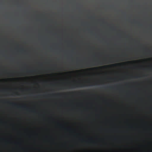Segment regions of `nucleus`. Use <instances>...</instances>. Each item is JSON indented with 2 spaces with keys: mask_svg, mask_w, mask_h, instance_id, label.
<instances>
[{
  "mask_svg": "<svg viewBox=\"0 0 152 152\" xmlns=\"http://www.w3.org/2000/svg\"><path fill=\"white\" fill-rule=\"evenodd\" d=\"M124 61V60H123V59H121V60H120V61Z\"/></svg>",
  "mask_w": 152,
  "mask_h": 152,
  "instance_id": "nucleus-10",
  "label": "nucleus"
},
{
  "mask_svg": "<svg viewBox=\"0 0 152 152\" xmlns=\"http://www.w3.org/2000/svg\"><path fill=\"white\" fill-rule=\"evenodd\" d=\"M85 64L86 65V66H83L82 64H79V66H81V68H82L85 67L95 66L103 64L101 63L99 60H94L93 61L91 62H86Z\"/></svg>",
  "mask_w": 152,
  "mask_h": 152,
  "instance_id": "nucleus-1",
  "label": "nucleus"
},
{
  "mask_svg": "<svg viewBox=\"0 0 152 152\" xmlns=\"http://www.w3.org/2000/svg\"><path fill=\"white\" fill-rule=\"evenodd\" d=\"M126 60H128V59H126Z\"/></svg>",
  "mask_w": 152,
  "mask_h": 152,
  "instance_id": "nucleus-19",
  "label": "nucleus"
},
{
  "mask_svg": "<svg viewBox=\"0 0 152 152\" xmlns=\"http://www.w3.org/2000/svg\"><path fill=\"white\" fill-rule=\"evenodd\" d=\"M108 63H106V64H108Z\"/></svg>",
  "mask_w": 152,
  "mask_h": 152,
  "instance_id": "nucleus-17",
  "label": "nucleus"
},
{
  "mask_svg": "<svg viewBox=\"0 0 152 152\" xmlns=\"http://www.w3.org/2000/svg\"><path fill=\"white\" fill-rule=\"evenodd\" d=\"M87 86L86 85L85 83H78L76 84H72L70 86H69V87L68 88H75L76 87H85L86 86Z\"/></svg>",
  "mask_w": 152,
  "mask_h": 152,
  "instance_id": "nucleus-3",
  "label": "nucleus"
},
{
  "mask_svg": "<svg viewBox=\"0 0 152 152\" xmlns=\"http://www.w3.org/2000/svg\"><path fill=\"white\" fill-rule=\"evenodd\" d=\"M18 107H22V108H25L26 107V106H19Z\"/></svg>",
  "mask_w": 152,
  "mask_h": 152,
  "instance_id": "nucleus-6",
  "label": "nucleus"
},
{
  "mask_svg": "<svg viewBox=\"0 0 152 152\" xmlns=\"http://www.w3.org/2000/svg\"><path fill=\"white\" fill-rule=\"evenodd\" d=\"M75 93V92H72L71 93Z\"/></svg>",
  "mask_w": 152,
  "mask_h": 152,
  "instance_id": "nucleus-14",
  "label": "nucleus"
},
{
  "mask_svg": "<svg viewBox=\"0 0 152 152\" xmlns=\"http://www.w3.org/2000/svg\"><path fill=\"white\" fill-rule=\"evenodd\" d=\"M87 83H88V84H90V83H91V82H88Z\"/></svg>",
  "mask_w": 152,
  "mask_h": 152,
  "instance_id": "nucleus-9",
  "label": "nucleus"
},
{
  "mask_svg": "<svg viewBox=\"0 0 152 152\" xmlns=\"http://www.w3.org/2000/svg\"><path fill=\"white\" fill-rule=\"evenodd\" d=\"M57 94L59 95H60V94Z\"/></svg>",
  "mask_w": 152,
  "mask_h": 152,
  "instance_id": "nucleus-13",
  "label": "nucleus"
},
{
  "mask_svg": "<svg viewBox=\"0 0 152 152\" xmlns=\"http://www.w3.org/2000/svg\"><path fill=\"white\" fill-rule=\"evenodd\" d=\"M112 62V63H114V61H113Z\"/></svg>",
  "mask_w": 152,
  "mask_h": 152,
  "instance_id": "nucleus-16",
  "label": "nucleus"
},
{
  "mask_svg": "<svg viewBox=\"0 0 152 152\" xmlns=\"http://www.w3.org/2000/svg\"><path fill=\"white\" fill-rule=\"evenodd\" d=\"M124 62H123V63H116V64H113L112 65H105L104 66H100L99 67H93V68H88L87 69H86L88 70H94L95 69H97L99 68H106L108 66H121L123 64H124Z\"/></svg>",
  "mask_w": 152,
  "mask_h": 152,
  "instance_id": "nucleus-2",
  "label": "nucleus"
},
{
  "mask_svg": "<svg viewBox=\"0 0 152 152\" xmlns=\"http://www.w3.org/2000/svg\"><path fill=\"white\" fill-rule=\"evenodd\" d=\"M134 61V62H135V61Z\"/></svg>",
  "mask_w": 152,
  "mask_h": 152,
  "instance_id": "nucleus-18",
  "label": "nucleus"
},
{
  "mask_svg": "<svg viewBox=\"0 0 152 152\" xmlns=\"http://www.w3.org/2000/svg\"><path fill=\"white\" fill-rule=\"evenodd\" d=\"M65 86H64V88H65Z\"/></svg>",
  "mask_w": 152,
  "mask_h": 152,
  "instance_id": "nucleus-15",
  "label": "nucleus"
},
{
  "mask_svg": "<svg viewBox=\"0 0 152 152\" xmlns=\"http://www.w3.org/2000/svg\"><path fill=\"white\" fill-rule=\"evenodd\" d=\"M103 61H107V60L106 59H104L103 60Z\"/></svg>",
  "mask_w": 152,
  "mask_h": 152,
  "instance_id": "nucleus-8",
  "label": "nucleus"
},
{
  "mask_svg": "<svg viewBox=\"0 0 152 152\" xmlns=\"http://www.w3.org/2000/svg\"><path fill=\"white\" fill-rule=\"evenodd\" d=\"M34 71H33V70H27L26 71V72L27 73H32L33 72H34Z\"/></svg>",
  "mask_w": 152,
  "mask_h": 152,
  "instance_id": "nucleus-4",
  "label": "nucleus"
},
{
  "mask_svg": "<svg viewBox=\"0 0 152 152\" xmlns=\"http://www.w3.org/2000/svg\"><path fill=\"white\" fill-rule=\"evenodd\" d=\"M151 51L150 50L148 52V53L149 54H151Z\"/></svg>",
  "mask_w": 152,
  "mask_h": 152,
  "instance_id": "nucleus-7",
  "label": "nucleus"
},
{
  "mask_svg": "<svg viewBox=\"0 0 152 152\" xmlns=\"http://www.w3.org/2000/svg\"><path fill=\"white\" fill-rule=\"evenodd\" d=\"M130 62V61H127L126 62V63H129V62Z\"/></svg>",
  "mask_w": 152,
  "mask_h": 152,
  "instance_id": "nucleus-11",
  "label": "nucleus"
},
{
  "mask_svg": "<svg viewBox=\"0 0 152 152\" xmlns=\"http://www.w3.org/2000/svg\"><path fill=\"white\" fill-rule=\"evenodd\" d=\"M109 87V88H112L111 87H110V86Z\"/></svg>",
  "mask_w": 152,
  "mask_h": 152,
  "instance_id": "nucleus-12",
  "label": "nucleus"
},
{
  "mask_svg": "<svg viewBox=\"0 0 152 152\" xmlns=\"http://www.w3.org/2000/svg\"><path fill=\"white\" fill-rule=\"evenodd\" d=\"M11 104H12V105H14L15 106H16L17 105V104L14 103H11Z\"/></svg>",
  "mask_w": 152,
  "mask_h": 152,
  "instance_id": "nucleus-5",
  "label": "nucleus"
}]
</instances>
